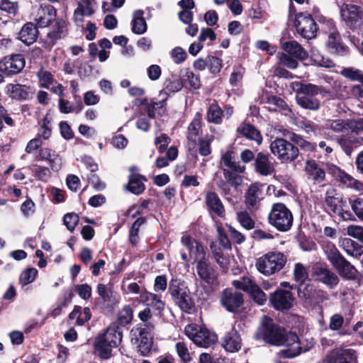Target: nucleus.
<instances>
[{"label":"nucleus","instance_id":"aec40b11","mask_svg":"<svg viewBox=\"0 0 363 363\" xmlns=\"http://www.w3.org/2000/svg\"><path fill=\"white\" fill-rule=\"evenodd\" d=\"M344 203L342 198L337 194H334V191H328L326 192L325 203L327 207V212L341 216L343 219L349 218L351 214L349 211H343L342 206Z\"/></svg>","mask_w":363,"mask_h":363},{"label":"nucleus","instance_id":"4be33fe9","mask_svg":"<svg viewBox=\"0 0 363 363\" xmlns=\"http://www.w3.org/2000/svg\"><path fill=\"white\" fill-rule=\"evenodd\" d=\"M57 10L55 8L47 4H41L38 9L35 21L40 28H46L56 20Z\"/></svg>","mask_w":363,"mask_h":363},{"label":"nucleus","instance_id":"774afa93","mask_svg":"<svg viewBox=\"0 0 363 363\" xmlns=\"http://www.w3.org/2000/svg\"><path fill=\"white\" fill-rule=\"evenodd\" d=\"M79 222V216L75 213H67L63 217L64 225L72 232Z\"/></svg>","mask_w":363,"mask_h":363},{"label":"nucleus","instance_id":"7c9ffc66","mask_svg":"<svg viewBox=\"0 0 363 363\" xmlns=\"http://www.w3.org/2000/svg\"><path fill=\"white\" fill-rule=\"evenodd\" d=\"M100 335L105 339V342L116 347L122 341L123 330L117 324H111L106 332Z\"/></svg>","mask_w":363,"mask_h":363},{"label":"nucleus","instance_id":"e433bc0d","mask_svg":"<svg viewBox=\"0 0 363 363\" xmlns=\"http://www.w3.org/2000/svg\"><path fill=\"white\" fill-rule=\"evenodd\" d=\"M201 130V123L199 118L195 117L188 126L187 139L189 140V146L194 148Z\"/></svg>","mask_w":363,"mask_h":363},{"label":"nucleus","instance_id":"4d7b16f0","mask_svg":"<svg viewBox=\"0 0 363 363\" xmlns=\"http://www.w3.org/2000/svg\"><path fill=\"white\" fill-rule=\"evenodd\" d=\"M38 272L35 268H28L21 274L19 277L20 283L22 286H26L32 283L35 279Z\"/></svg>","mask_w":363,"mask_h":363},{"label":"nucleus","instance_id":"6e6552de","mask_svg":"<svg viewBox=\"0 0 363 363\" xmlns=\"http://www.w3.org/2000/svg\"><path fill=\"white\" fill-rule=\"evenodd\" d=\"M181 243L189 251V257L194 259L196 264L208 259L207 247L190 235H183Z\"/></svg>","mask_w":363,"mask_h":363},{"label":"nucleus","instance_id":"37998d69","mask_svg":"<svg viewBox=\"0 0 363 363\" xmlns=\"http://www.w3.org/2000/svg\"><path fill=\"white\" fill-rule=\"evenodd\" d=\"M183 86L182 80L179 77L172 76L165 81L164 87L160 93L165 94L167 99H168L171 94L180 91L183 88Z\"/></svg>","mask_w":363,"mask_h":363},{"label":"nucleus","instance_id":"2f4dec72","mask_svg":"<svg viewBox=\"0 0 363 363\" xmlns=\"http://www.w3.org/2000/svg\"><path fill=\"white\" fill-rule=\"evenodd\" d=\"M305 170L309 178L315 182L320 183L325 180V172L321 165L315 160H308L306 163Z\"/></svg>","mask_w":363,"mask_h":363},{"label":"nucleus","instance_id":"4468645a","mask_svg":"<svg viewBox=\"0 0 363 363\" xmlns=\"http://www.w3.org/2000/svg\"><path fill=\"white\" fill-rule=\"evenodd\" d=\"M167 99L165 94L159 93L157 98L150 100L143 99L140 101V104L145 106L148 118H155L166 114Z\"/></svg>","mask_w":363,"mask_h":363},{"label":"nucleus","instance_id":"ddd939ff","mask_svg":"<svg viewBox=\"0 0 363 363\" xmlns=\"http://www.w3.org/2000/svg\"><path fill=\"white\" fill-rule=\"evenodd\" d=\"M196 269L201 283L211 288L218 285V272L216 267L210 263L209 259L198 262L196 264Z\"/></svg>","mask_w":363,"mask_h":363},{"label":"nucleus","instance_id":"5701e85b","mask_svg":"<svg viewBox=\"0 0 363 363\" xmlns=\"http://www.w3.org/2000/svg\"><path fill=\"white\" fill-rule=\"evenodd\" d=\"M255 172L262 176H269L275 172L274 163L268 153L259 152L256 154L254 162Z\"/></svg>","mask_w":363,"mask_h":363},{"label":"nucleus","instance_id":"a18cd8bd","mask_svg":"<svg viewBox=\"0 0 363 363\" xmlns=\"http://www.w3.org/2000/svg\"><path fill=\"white\" fill-rule=\"evenodd\" d=\"M238 131L247 138L255 140L257 145H260L262 142V136L260 132L250 124H243L238 128Z\"/></svg>","mask_w":363,"mask_h":363},{"label":"nucleus","instance_id":"f8f14e48","mask_svg":"<svg viewBox=\"0 0 363 363\" xmlns=\"http://www.w3.org/2000/svg\"><path fill=\"white\" fill-rule=\"evenodd\" d=\"M295 27L300 35L306 39H312L316 36L317 24L315 19L306 13L296 15Z\"/></svg>","mask_w":363,"mask_h":363},{"label":"nucleus","instance_id":"4c0bfd02","mask_svg":"<svg viewBox=\"0 0 363 363\" xmlns=\"http://www.w3.org/2000/svg\"><path fill=\"white\" fill-rule=\"evenodd\" d=\"M340 247L348 255L353 257L359 258L363 255V246L350 238L342 239Z\"/></svg>","mask_w":363,"mask_h":363},{"label":"nucleus","instance_id":"72a5a7b5","mask_svg":"<svg viewBox=\"0 0 363 363\" xmlns=\"http://www.w3.org/2000/svg\"><path fill=\"white\" fill-rule=\"evenodd\" d=\"M206 203L208 208L218 216H224L225 208L216 193L208 191L206 195Z\"/></svg>","mask_w":363,"mask_h":363},{"label":"nucleus","instance_id":"9b49d317","mask_svg":"<svg viewBox=\"0 0 363 363\" xmlns=\"http://www.w3.org/2000/svg\"><path fill=\"white\" fill-rule=\"evenodd\" d=\"M26 66V60L22 54H13L0 60V72L7 77L19 74Z\"/></svg>","mask_w":363,"mask_h":363},{"label":"nucleus","instance_id":"cd10ccee","mask_svg":"<svg viewBox=\"0 0 363 363\" xmlns=\"http://www.w3.org/2000/svg\"><path fill=\"white\" fill-rule=\"evenodd\" d=\"M96 6V2L94 0H80L74 12V20L82 22L84 16H90L94 13Z\"/></svg>","mask_w":363,"mask_h":363},{"label":"nucleus","instance_id":"e2e57ef3","mask_svg":"<svg viewBox=\"0 0 363 363\" xmlns=\"http://www.w3.org/2000/svg\"><path fill=\"white\" fill-rule=\"evenodd\" d=\"M234 152L230 150H228L222 154L221 156V164H223L228 168H237L240 169V164L233 160Z\"/></svg>","mask_w":363,"mask_h":363},{"label":"nucleus","instance_id":"5fc2aeb1","mask_svg":"<svg viewBox=\"0 0 363 363\" xmlns=\"http://www.w3.org/2000/svg\"><path fill=\"white\" fill-rule=\"evenodd\" d=\"M267 103L274 106L273 110L280 111H291L289 106L284 99L277 96H269L267 97Z\"/></svg>","mask_w":363,"mask_h":363},{"label":"nucleus","instance_id":"3c124183","mask_svg":"<svg viewBox=\"0 0 363 363\" xmlns=\"http://www.w3.org/2000/svg\"><path fill=\"white\" fill-rule=\"evenodd\" d=\"M133 320V309L129 305L125 306L118 313V321L116 324L121 328L131 323Z\"/></svg>","mask_w":363,"mask_h":363},{"label":"nucleus","instance_id":"7ed1b4c3","mask_svg":"<svg viewBox=\"0 0 363 363\" xmlns=\"http://www.w3.org/2000/svg\"><path fill=\"white\" fill-rule=\"evenodd\" d=\"M268 222L278 231L287 232L293 225V214L284 203H276L272 205L268 215Z\"/></svg>","mask_w":363,"mask_h":363},{"label":"nucleus","instance_id":"13d9d810","mask_svg":"<svg viewBox=\"0 0 363 363\" xmlns=\"http://www.w3.org/2000/svg\"><path fill=\"white\" fill-rule=\"evenodd\" d=\"M237 219L240 224L246 230H251L255 227V221L247 211L238 212Z\"/></svg>","mask_w":363,"mask_h":363},{"label":"nucleus","instance_id":"f3484780","mask_svg":"<svg viewBox=\"0 0 363 363\" xmlns=\"http://www.w3.org/2000/svg\"><path fill=\"white\" fill-rule=\"evenodd\" d=\"M323 363H357V357L352 349L335 348L327 354Z\"/></svg>","mask_w":363,"mask_h":363},{"label":"nucleus","instance_id":"a878e982","mask_svg":"<svg viewBox=\"0 0 363 363\" xmlns=\"http://www.w3.org/2000/svg\"><path fill=\"white\" fill-rule=\"evenodd\" d=\"M242 346V339L238 332L233 328L230 331L225 333L223 347L230 352H235L240 350Z\"/></svg>","mask_w":363,"mask_h":363},{"label":"nucleus","instance_id":"412c9836","mask_svg":"<svg viewBox=\"0 0 363 363\" xmlns=\"http://www.w3.org/2000/svg\"><path fill=\"white\" fill-rule=\"evenodd\" d=\"M67 34V29L65 21L62 18L57 19L44 39L45 48L51 49L58 40L65 38Z\"/></svg>","mask_w":363,"mask_h":363},{"label":"nucleus","instance_id":"79ce46f5","mask_svg":"<svg viewBox=\"0 0 363 363\" xmlns=\"http://www.w3.org/2000/svg\"><path fill=\"white\" fill-rule=\"evenodd\" d=\"M0 11L5 16L12 20L19 13L18 3L11 0H0Z\"/></svg>","mask_w":363,"mask_h":363},{"label":"nucleus","instance_id":"0e129e2a","mask_svg":"<svg viewBox=\"0 0 363 363\" xmlns=\"http://www.w3.org/2000/svg\"><path fill=\"white\" fill-rule=\"evenodd\" d=\"M341 73L346 78L363 84V73L359 69H354L352 67H347L343 69Z\"/></svg>","mask_w":363,"mask_h":363},{"label":"nucleus","instance_id":"bb28decb","mask_svg":"<svg viewBox=\"0 0 363 363\" xmlns=\"http://www.w3.org/2000/svg\"><path fill=\"white\" fill-rule=\"evenodd\" d=\"M328 30L330 31L327 42L329 51L333 54L343 55L346 52L347 48L342 44L340 33L336 30L335 26Z\"/></svg>","mask_w":363,"mask_h":363},{"label":"nucleus","instance_id":"b1692460","mask_svg":"<svg viewBox=\"0 0 363 363\" xmlns=\"http://www.w3.org/2000/svg\"><path fill=\"white\" fill-rule=\"evenodd\" d=\"M263 199V185L258 183L251 184L245 196V204L248 209H257Z\"/></svg>","mask_w":363,"mask_h":363},{"label":"nucleus","instance_id":"6ab92c4d","mask_svg":"<svg viewBox=\"0 0 363 363\" xmlns=\"http://www.w3.org/2000/svg\"><path fill=\"white\" fill-rule=\"evenodd\" d=\"M243 295L233 289L223 290L220 296L222 306L229 312H235L243 304Z\"/></svg>","mask_w":363,"mask_h":363},{"label":"nucleus","instance_id":"c756f323","mask_svg":"<svg viewBox=\"0 0 363 363\" xmlns=\"http://www.w3.org/2000/svg\"><path fill=\"white\" fill-rule=\"evenodd\" d=\"M38 35L37 26L33 23H26L18 33V38L26 45H30L36 41Z\"/></svg>","mask_w":363,"mask_h":363},{"label":"nucleus","instance_id":"c9c22d12","mask_svg":"<svg viewBox=\"0 0 363 363\" xmlns=\"http://www.w3.org/2000/svg\"><path fill=\"white\" fill-rule=\"evenodd\" d=\"M7 93L11 98L18 101H26L29 98V87L19 84H9Z\"/></svg>","mask_w":363,"mask_h":363},{"label":"nucleus","instance_id":"393cba45","mask_svg":"<svg viewBox=\"0 0 363 363\" xmlns=\"http://www.w3.org/2000/svg\"><path fill=\"white\" fill-rule=\"evenodd\" d=\"M140 298L147 308H152L158 314H160L164 309L165 303L160 295L145 291L140 294Z\"/></svg>","mask_w":363,"mask_h":363},{"label":"nucleus","instance_id":"0eeeda50","mask_svg":"<svg viewBox=\"0 0 363 363\" xmlns=\"http://www.w3.org/2000/svg\"><path fill=\"white\" fill-rule=\"evenodd\" d=\"M286 263L284 255L279 252H271L259 257L256 267L259 272L269 276L280 271Z\"/></svg>","mask_w":363,"mask_h":363},{"label":"nucleus","instance_id":"338daca9","mask_svg":"<svg viewBox=\"0 0 363 363\" xmlns=\"http://www.w3.org/2000/svg\"><path fill=\"white\" fill-rule=\"evenodd\" d=\"M349 202L355 215L363 220V199L359 197L350 199Z\"/></svg>","mask_w":363,"mask_h":363},{"label":"nucleus","instance_id":"f03ea898","mask_svg":"<svg viewBox=\"0 0 363 363\" xmlns=\"http://www.w3.org/2000/svg\"><path fill=\"white\" fill-rule=\"evenodd\" d=\"M324 252L328 261L336 269L340 276L350 280L355 279L357 269L340 254L333 244L326 245L324 247Z\"/></svg>","mask_w":363,"mask_h":363},{"label":"nucleus","instance_id":"9d476101","mask_svg":"<svg viewBox=\"0 0 363 363\" xmlns=\"http://www.w3.org/2000/svg\"><path fill=\"white\" fill-rule=\"evenodd\" d=\"M185 333L196 345L206 348L210 347L216 338L215 334L196 325L186 326Z\"/></svg>","mask_w":363,"mask_h":363},{"label":"nucleus","instance_id":"052dcab7","mask_svg":"<svg viewBox=\"0 0 363 363\" xmlns=\"http://www.w3.org/2000/svg\"><path fill=\"white\" fill-rule=\"evenodd\" d=\"M294 277L296 282L303 284L308 277L306 268L301 263H296L294 269Z\"/></svg>","mask_w":363,"mask_h":363},{"label":"nucleus","instance_id":"473e14b6","mask_svg":"<svg viewBox=\"0 0 363 363\" xmlns=\"http://www.w3.org/2000/svg\"><path fill=\"white\" fill-rule=\"evenodd\" d=\"M282 48L296 59L304 60L308 58V52L295 40L285 42L282 45Z\"/></svg>","mask_w":363,"mask_h":363},{"label":"nucleus","instance_id":"f257e3e1","mask_svg":"<svg viewBox=\"0 0 363 363\" xmlns=\"http://www.w3.org/2000/svg\"><path fill=\"white\" fill-rule=\"evenodd\" d=\"M255 337L272 345L285 346L286 348L279 352L281 357L294 358L302 352L307 351L306 349L302 350L298 337L295 333L286 330L266 316L258 328Z\"/></svg>","mask_w":363,"mask_h":363},{"label":"nucleus","instance_id":"f704fd0d","mask_svg":"<svg viewBox=\"0 0 363 363\" xmlns=\"http://www.w3.org/2000/svg\"><path fill=\"white\" fill-rule=\"evenodd\" d=\"M245 170L244 166L240 165V169L237 168H223V174L225 179L235 188L240 186L242 182V177L240 174L243 173Z\"/></svg>","mask_w":363,"mask_h":363},{"label":"nucleus","instance_id":"a19ab883","mask_svg":"<svg viewBox=\"0 0 363 363\" xmlns=\"http://www.w3.org/2000/svg\"><path fill=\"white\" fill-rule=\"evenodd\" d=\"M115 347L107 342L100 335L96 337L94 342V348L98 355L104 359H107L111 356L112 348Z\"/></svg>","mask_w":363,"mask_h":363},{"label":"nucleus","instance_id":"a211bd4d","mask_svg":"<svg viewBox=\"0 0 363 363\" xmlns=\"http://www.w3.org/2000/svg\"><path fill=\"white\" fill-rule=\"evenodd\" d=\"M312 276L315 281L323 284L330 289H335L340 281L338 276L325 267H313Z\"/></svg>","mask_w":363,"mask_h":363},{"label":"nucleus","instance_id":"1a4fd4ad","mask_svg":"<svg viewBox=\"0 0 363 363\" xmlns=\"http://www.w3.org/2000/svg\"><path fill=\"white\" fill-rule=\"evenodd\" d=\"M233 286L236 289H241L247 292L253 301L259 305H264L267 302V296L266 294L248 277H243L240 280L233 281Z\"/></svg>","mask_w":363,"mask_h":363},{"label":"nucleus","instance_id":"ea45409f","mask_svg":"<svg viewBox=\"0 0 363 363\" xmlns=\"http://www.w3.org/2000/svg\"><path fill=\"white\" fill-rule=\"evenodd\" d=\"M360 7L357 5H347L341 10V16L350 26L355 24L360 19Z\"/></svg>","mask_w":363,"mask_h":363},{"label":"nucleus","instance_id":"2eb2a0df","mask_svg":"<svg viewBox=\"0 0 363 363\" xmlns=\"http://www.w3.org/2000/svg\"><path fill=\"white\" fill-rule=\"evenodd\" d=\"M136 328L138 335L136 342L138 343V350L143 356H147L151 351L152 346V333L154 329L152 324H144Z\"/></svg>","mask_w":363,"mask_h":363},{"label":"nucleus","instance_id":"49530a36","mask_svg":"<svg viewBox=\"0 0 363 363\" xmlns=\"http://www.w3.org/2000/svg\"><path fill=\"white\" fill-rule=\"evenodd\" d=\"M142 180H146L144 176L132 174L129 177L128 189L136 195L142 194L145 190V184Z\"/></svg>","mask_w":363,"mask_h":363},{"label":"nucleus","instance_id":"8fccbe9b","mask_svg":"<svg viewBox=\"0 0 363 363\" xmlns=\"http://www.w3.org/2000/svg\"><path fill=\"white\" fill-rule=\"evenodd\" d=\"M223 111L217 104H211L207 112V121L209 123L220 124L222 123Z\"/></svg>","mask_w":363,"mask_h":363},{"label":"nucleus","instance_id":"680f3d73","mask_svg":"<svg viewBox=\"0 0 363 363\" xmlns=\"http://www.w3.org/2000/svg\"><path fill=\"white\" fill-rule=\"evenodd\" d=\"M30 169L35 177L39 180L47 182L50 177V171L48 167L33 164L30 167Z\"/></svg>","mask_w":363,"mask_h":363},{"label":"nucleus","instance_id":"6e6d98bb","mask_svg":"<svg viewBox=\"0 0 363 363\" xmlns=\"http://www.w3.org/2000/svg\"><path fill=\"white\" fill-rule=\"evenodd\" d=\"M327 126L335 133H345L350 127L347 121L342 119L332 120L328 122Z\"/></svg>","mask_w":363,"mask_h":363},{"label":"nucleus","instance_id":"20e7f679","mask_svg":"<svg viewBox=\"0 0 363 363\" xmlns=\"http://www.w3.org/2000/svg\"><path fill=\"white\" fill-rule=\"evenodd\" d=\"M296 102L305 109L316 111L320 108V102L316 96L320 93L321 88L312 84L299 83L297 84Z\"/></svg>","mask_w":363,"mask_h":363},{"label":"nucleus","instance_id":"58836bf2","mask_svg":"<svg viewBox=\"0 0 363 363\" xmlns=\"http://www.w3.org/2000/svg\"><path fill=\"white\" fill-rule=\"evenodd\" d=\"M143 14L144 11L140 9L135 11L133 13L131 30L135 34L142 35L147 31V26Z\"/></svg>","mask_w":363,"mask_h":363},{"label":"nucleus","instance_id":"864d4df0","mask_svg":"<svg viewBox=\"0 0 363 363\" xmlns=\"http://www.w3.org/2000/svg\"><path fill=\"white\" fill-rule=\"evenodd\" d=\"M97 292L104 303L109 306L113 303V291L104 284H99Z\"/></svg>","mask_w":363,"mask_h":363},{"label":"nucleus","instance_id":"603ef678","mask_svg":"<svg viewBox=\"0 0 363 363\" xmlns=\"http://www.w3.org/2000/svg\"><path fill=\"white\" fill-rule=\"evenodd\" d=\"M146 221L145 218L139 217L133 223L129 231V241L133 245H136L138 242V233L140 227Z\"/></svg>","mask_w":363,"mask_h":363},{"label":"nucleus","instance_id":"39448f33","mask_svg":"<svg viewBox=\"0 0 363 363\" xmlns=\"http://www.w3.org/2000/svg\"><path fill=\"white\" fill-rule=\"evenodd\" d=\"M168 291L175 303L186 313H191L194 307L189 289L179 279H172L169 284Z\"/></svg>","mask_w":363,"mask_h":363},{"label":"nucleus","instance_id":"de8ad7c7","mask_svg":"<svg viewBox=\"0 0 363 363\" xmlns=\"http://www.w3.org/2000/svg\"><path fill=\"white\" fill-rule=\"evenodd\" d=\"M315 291L316 290H314L312 286L306 285L303 289L298 288V296L305 303L311 306L319 302V301L315 300Z\"/></svg>","mask_w":363,"mask_h":363},{"label":"nucleus","instance_id":"69168bd1","mask_svg":"<svg viewBox=\"0 0 363 363\" xmlns=\"http://www.w3.org/2000/svg\"><path fill=\"white\" fill-rule=\"evenodd\" d=\"M170 56L173 59V61L175 64L179 65L186 60L187 57V53L184 49L177 46L172 50Z\"/></svg>","mask_w":363,"mask_h":363},{"label":"nucleus","instance_id":"09e8293b","mask_svg":"<svg viewBox=\"0 0 363 363\" xmlns=\"http://www.w3.org/2000/svg\"><path fill=\"white\" fill-rule=\"evenodd\" d=\"M291 141L306 152H313L315 145L303 139L301 135L291 133L289 135Z\"/></svg>","mask_w":363,"mask_h":363},{"label":"nucleus","instance_id":"423d86ee","mask_svg":"<svg viewBox=\"0 0 363 363\" xmlns=\"http://www.w3.org/2000/svg\"><path fill=\"white\" fill-rule=\"evenodd\" d=\"M270 150L281 163L294 162L299 156L298 147L281 138H276L271 143Z\"/></svg>","mask_w":363,"mask_h":363},{"label":"nucleus","instance_id":"dca6fc26","mask_svg":"<svg viewBox=\"0 0 363 363\" xmlns=\"http://www.w3.org/2000/svg\"><path fill=\"white\" fill-rule=\"evenodd\" d=\"M269 302L272 307L280 311L291 308L294 304L295 298L290 291L277 289L269 296Z\"/></svg>","mask_w":363,"mask_h":363},{"label":"nucleus","instance_id":"c03bdc74","mask_svg":"<svg viewBox=\"0 0 363 363\" xmlns=\"http://www.w3.org/2000/svg\"><path fill=\"white\" fill-rule=\"evenodd\" d=\"M336 172L339 174L337 180H339L342 184H345L347 187L359 191H363L362 182L354 179L344 171L336 169Z\"/></svg>","mask_w":363,"mask_h":363},{"label":"nucleus","instance_id":"bf43d9fd","mask_svg":"<svg viewBox=\"0 0 363 363\" xmlns=\"http://www.w3.org/2000/svg\"><path fill=\"white\" fill-rule=\"evenodd\" d=\"M37 77L39 81L41 82L40 86L48 89L50 85L52 84L54 77L52 73L49 71L45 70L44 69H40L37 72Z\"/></svg>","mask_w":363,"mask_h":363},{"label":"nucleus","instance_id":"c85d7f7f","mask_svg":"<svg viewBox=\"0 0 363 363\" xmlns=\"http://www.w3.org/2000/svg\"><path fill=\"white\" fill-rule=\"evenodd\" d=\"M38 157L39 160H48L51 169L55 172H57L62 167V158L55 151L50 148L40 149Z\"/></svg>","mask_w":363,"mask_h":363}]
</instances>
